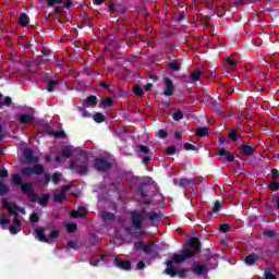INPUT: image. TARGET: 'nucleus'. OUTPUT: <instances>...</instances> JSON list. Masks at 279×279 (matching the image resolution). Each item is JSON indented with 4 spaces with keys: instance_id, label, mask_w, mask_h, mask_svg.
I'll list each match as a JSON object with an SVG mask.
<instances>
[{
    "instance_id": "nucleus-18",
    "label": "nucleus",
    "mask_w": 279,
    "mask_h": 279,
    "mask_svg": "<svg viewBox=\"0 0 279 279\" xmlns=\"http://www.w3.org/2000/svg\"><path fill=\"white\" fill-rule=\"evenodd\" d=\"M85 104H86V107L87 108H97V96H88L86 99H85Z\"/></svg>"
},
{
    "instance_id": "nucleus-41",
    "label": "nucleus",
    "mask_w": 279,
    "mask_h": 279,
    "mask_svg": "<svg viewBox=\"0 0 279 279\" xmlns=\"http://www.w3.org/2000/svg\"><path fill=\"white\" fill-rule=\"evenodd\" d=\"M147 219L149 221H156V219H160V214L151 211L150 214H147Z\"/></svg>"
},
{
    "instance_id": "nucleus-56",
    "label": "nucleus",
    "mask_w": 279,
    "mask_h": 279,
    "mask_svg": "<svg viewBox=\"0 0 279 279\" xmlns=\"http://www.w3.org/2000/svg\"><path fill=\"white\" fill-rule=\"evenodd\" d=\"M138 149L142 154H145V156H147V154H149V148L145 145H140Z\"/></svg>"
},
{
    "instance_id": "nucleus-10",
    "label": "nucleus",
    "mask_w": 279,
    "mask_h": 279,
    "mask_svg": "<svg viewBox=\"0 0 279 279\" xmlns=\"http://www.w3.org/2000/svg\"><path fill=\"white\" fill-rule=\"evenodd\" d=\"M186 250H192L194 256L202 252V241L199 238H191L189 240V247Z\"/></svg>"
},
{
    "instance_id": "nucleus-27",
    "label": "nucleus",
    "mask_w": 279,
    "mask_h": 279,
    "mask_svg": "<svg viewBox=\"0 0 279 279\" xmlns=\"http://www.w3.org/2000/svg\"><path fill=\"white\" fill-rule=\"evenodd\" d=\"M201 77H202V70L199 69L190 73V80H192V82H199Z\"/></svg>"
},
{
    "instance_id": "nucleus-58",
    "label": "nucleus",
    "mask_w": 279,
    "mask_h": 279,
    "mask_svg": "<svg viewBox=\"0 0 279 279\" xmlns=\"http://www.w3.org/2000/svg\"><path fill=\"white\" fill-rule=\"evenodd\" d=\"M98 84L101 88H105V90H110V84L106 83L105 81H99Z\"/></svg>"
},
{
    "instance_id": "nucleus-44",
    "label": "nucleus",
    "mask_w": 279,
    "mask_h": 279,
    "mask_svg": "<svg viewBox=\"0 0 279 279\" xmlns=\"http://www.w3.org/2000/svg\"><path fill=\"white\" fill-rule=\"evenodd\" d=\"M29 221H32V223H38L40 221V216H38L37 213H33L29 216Z\"/></svg>"
},
{
    "instance_id": "nucleus-59",
    "label": "nucleus",
    "mask_w": 279,
    "mask_h": 279,
    "mask_svg": "<svg viewBox=\"0 0 279 279\" xmlns=\"http://www.w3.org/2000/svg\"><path fill=\"white\" fill-rule=\"evenodd\" d=\"M60 236V231L58 230H52L49 234V239H58Z\"/></svg>"
},
{
    "instance_id": "nucleus-38",
    "label": "nucleus",
    "mask_w": 279,
    "mask_h": 279,
    "mask_svg": "<svg viewBox=\"0 0 279 279\" xmlns=\"http://www.w3.org/2000/svg\"><path fill=\"white\" fill-rule=\"evenodd\" d=\"M70 217H72V219H84V214L80 213L78 210L73 209L70 213Z\"/></svg>"
},
{
    "instance_id": "nucleus-2",
    "label": "nucleus",
    "mask_w": 279,
    "mask_h": 279,
    "mask_svg": "<svg viewBox=\"0 0 279 279\" xmlns=\"http://www.w3.org/2000/svg\"><path fill=\"white\" fill-rule=\"evenodd\" d=\"M138 193L142 197H156V184L153 178H146L140 183Z\"/></svg>"
},
{
    "instance_id": "nucleus-53",
    "label": "nucleus",
    "mask_w": 279,
    "mask_h": 279,
    "mask_svg": "<svg viewBox=\"0 0 279 279\" xmlns=\"http://www.w3.org/2000/svg\"><path fill=\"white\" fill-rule=\"evenodd\" d=\"M220 232H222L223 234L228 233V230H230V225L228 223H222L220 225Z\"/></svg>"
},
{
    "instance_id": "nucleus-55",
    "label": "nucleus",
    "mask_w": 279,
    "mask_h": 279,
    "mask_svg": "<svg viewBox=\"0 0 279 279\" xmlns=\"http://www.w3.org/2000/svg\"><path fill=\"white\" fill-rule=\"evenodd\" d=\"M225 158L228 162H234V155H232V153L227 151V154L225 155Z\"/></svg>"
},
{
    "instance_id": "nucleus-54",
    "label": "nucleus",
    "mask_w": 279,
    "mask_h": 279,
    "mask_svg": "<svg viewBox=\"0 0 279 279\" xmlns=\"http://www.w3.org/2000/svg\"><path fill=\"white\" fill-rule=\"evenodd\" d=\"M9 177H10V172L8 171V169L3 168L0 170V179H4Z\"/></svg>"
},
{
    "instance_id": "nucleus-46",
    "label": "nucleus",
    "mask_w": 279,
    "mask_h": 279,
    "mask_svg": "<svg viewBox=\"0 0 279 279\" xmlns=\"http://www.w3.org/2000/svg\"><path fill=\"white\" fill-rule=\"evenodd\" d=\"M268 189L270 190V191H274V192H276V191H279V182H278V180L276 181H272L269 185H268Z\"/></svg>"
},
{
    "instance_id": "nucleus-57",
    "label": "nucleus",
    "mask_w": 279,
    "mask_h": 279,
    "mask_svg": "<svg viewBox=\"0 0 279 279\" xmlns=\"http://www.w3.org/2000/svg\"><path fill=\"white\" fill-rule=\"evenodd\" d=\"M9 231H10L11 234H19V232H20L21 230H19V228H16V226L11 225V226L9 227Z\"/></svg>"
},
{
    "instance_id": "nucleus-28",
    "label": "nucleus",
    "mask_w": 279,
    "mask_h": 279,
    "mask_svg": "<svg viewBox=\"0 0 279 279\" xmlns=\"http://www.w3.org/2000/svg\"><path fill=\"white\" fill-rule=\"evenodd\" d=\"M223 208L221 201H216L213 206V211H209L208 215L213 216L214 213H219Z\"/></svg>"
},
{
    "instance_id": "nucleus-14",
    "label": "nucleus",
    "mask_w": 279,
    "mask_h": 279,
    "mask_svg": "<svg viewBox=\"0 0 279 279\" xmlns=\"http://www.w3.org/2000/svg\"><path fill=\"white\" fill-rule=\"evenodd\" d=\"M116 267H119V269H123L124 271H130L132 269V262L129 259H114Z\"/></svg>"
},
{
    "instance_id": "nucleus-52",
    "label": "nucleus",
    "mask_w": 279,
    "mask_h": 279,
    "mask_svg": "<svg viewBox=\"0 0 279 279\" xmlns=\"http://www.w3.org/2000/svg\"><path fill=\"white\" fill-rule=\"evenodd\" d=\"M189 184H191V180L189 179H181L179 181V186H181L182 189H184L185 186H189Z\"/></svg>"
},
{
    "instance_id": "nucleus-22",
    "label": "nucleus",
    "mask_w": 279,
    "mask_h": 279,
    "mask_svg": "<svg viewBox=\"0 0 279 279\" xmlns=\"http://www.w3.org/2000/svg\"><path fill=\"white\" fill-rule=\"evenodd\" d=\"M19 121L21 125H27V123L34 122V116L21 114Z\"/></svg>"
},
{
    "instance_id": "nucleus-62",
    "label": "nucleus",
    "mask_w": 279,
    "mask_h": 279,
    "mask_svg": "<svg viewBox=\"0 0 279 279\" xmlns=\"http://www.w3.org/2000/svg\"><path fill=\"white\" fill-rule=\"evenodd\" d=\"M161 110H167V108H169L171 106V101L166 100V101H161Z\"/></svg>"
},
{
    "instance_id": "nucleus-16",
    "label": "nucleus",
    "mask_w": 279,
    "mask_h": 279,
    "mask_svg": "<svg viewBox=\"0 0 279 279\" xmlns=\"http://www.w3.org/2000/svg\"><path fill=\"white\" fill-rule=\"evenodd\" d=\"M58 86H60V81L49 80L47 82L46 90H48V93H54V90H56V88H58Z\"/></svg>"
},
{
    "instance_id": "nucleus-9",
    "label": "nucleus",
    "mask_w": 279,
    "mask_h": 279,
    "mask_svg": "<svg viewBox=\"0 0 279 279\" xmlns=\"http://www.w3.org/2000/svg\"><path fill=\"white\" fill-rule=\"evenodd\" d=\"M134 247L138 252H144L145 254H154V247H156V244L154 243L145 244V242L138 241L134 243Z\"/></svg>"
},
{
    "instance_id": "nucleus-37",
    "label": "nucleus",
    "mask_w": 279,
    "mask_h": 279,
    "mask_svg": "<svg viewBox=\"0 0 279 279\" xmlns=\"http://www.w3.org/2000/svg\"><path fill=\"white\" fill-rule=\"evenodd\" d=\"M172 119L173 121H182V119H184V112H182V110H178L172 114Z\"/></svg>"
},
{
    "instance_id": "nucleus-48",
    "label": "nucleus",
    "mask_w": 279,
    "mask_h": 279,
    "mask_svg": "<svg viewBox=\"0 0 279 279\" xmlns=\"http://www.w3.org/2000/svg\"><path fill=\"white\" fill-rule=\"evenodd\" d=\"M61 180H62V174H60V173H53L52 174V182L54 184H60Z\"/></svg>"
},
{
    "instance_id": "nucleus-29",
    "label": "nucleus",
    "mask_w": 279,
    "mask_h": 279,
    "mask_svg": "<svg viewBox=\"0 0 279 279\" xmlns=\"http://www.w3.org/2000/svg\"><path fill=\"white\" fill-rule=\"evenodd\" d=\"M93 119L96 123H104L106 121V116L101 112H96L94 113Z\"/></svg>"
},
{
    "instance_id": "nucleus-20",
    "label": "nucleus",
    "mask_w": 279,
    "mask_h": 279,
    "mask_svg": "<svg viewBox=\"0 0 279 279\" xmlns=\"http://www.w3.org/2000/svg\"><path fill=\"white\" fill-rule=\"evenodd\" d=\"M114 106V100L111 97L105 98L99 102V108H112Z\"/></svg>"
},
{
    "instance_id": "nucleus-60",
    "label": "nucleus",
    "mask_w": 279,
    "mask_h": 279,
    "mask_svg": "<svg viewBox=\"0 0 279 279\" xmlns=\"http://www.w3.org/2000/svg\"><path fill=\"white\" fill-rule=\"evenodd\" d=\"M63 8H66V10H71V8H73V1L72 0H66L64 2V0H63Z\"/></svg>"
},
{
    "instance_id": "nucleus-24",
    "label": "nucleus",
    "mask_w": 279,
    "mask_h": 279,
    "mask_svg": "<svg viewBox=\"0 0 279 279\" xmlns=\"http://www.w3.org/2000/svg\"><path fill=\"white\" fill-rule=\"evenodd\" d=\"M73 151H74L73 146H65V147H63V149H62L63 158H65V159L71 158L73 156Z\"/></svg>"
},
{
    "instance_id": "nucleus-42",
    "label": "nucleus",
    "mask_w": 279,
    "mask_h": 279,
    "mask_svg": "<svg viewBox=\"0 0 279 279\" xmlns=\"http://www.w3.org/2000/svg\"><path fill=\"white\" fill-rule=\"evenodd\" d=\"M22 175H34V171L32 170V167H24L21 169Z\"/></svg>"
},
{
    "instance_id": "nucleus-17",
    "label": "nucleus",
    "mask_w": 279,
    "mask_h": 279,
    "mask_svg": "<svg viewBox=\"0 0 279 279\" xmlns=\"http://www.w3.org/2000/svg\"><path fill=\"white\" fill-rule=\"evenodd\" d=\"M36 234H37L38 241H40L41 243H49V238H47V234L45 233V229L43 228L37 229Z\"/></svg>"
},
{
    "instance_id": "nucleus-36",
    "label": "nucleus",
    "mask_w": 279,
    "mask_h": 279,
    "mask_svg": "<svg viewBox=\"0 0 279 279\" xmlns=\"http://www.w3.org/2000/svg\"><path fill=\"white\" fill-rule=\"evenodd\" d=\"M167 69L170 71H180V63L179 62H168Z\"/></svg>"
},
{
    "instance_id": "nucleus-25",
    "label": "nucleus",
    "mask_w": 279,
    "mask_h": 279,
    "mask_svg": "<svg viewBox=\"0 0 279 279\" xmlns=\"http://www.w3.org/2000/svg\"><path fill=\"white\" fill-rule=\"evenodd\" d=\"M33 175H43L45 173V167L40 163L35 165L33 168Z\"/></svg>"
},
{
    "instance_id": "nucleus-51",
    "label": "nucleus",
    "mask_w": 279,
    "mask_h": 279,
    "mask_svg": "<svg viewBox=\"0 0 279 279\" xmlns=\"http://www.w3.org/2000/svg\"><path fill=\"white\" fill-rule=\"evenodd\" d=\"M184 11H179L175 16L177 23H182V21H184Z\"/></svg>"
},
{
    "instance_id": "nucleus-43",
    "label": "nucleus",
    "mask_w": 279,
    "mask_h": 279,
    "mask_svg": "<svg viewBox=\"0 0 279 279\" xmlns=\"http://www.w3.org/2000/svg\"><path fill=\"white\" fill-rule=\"evenodd\" d=\"M41 53H43V56L52 58V60L56 59V54H53V51L50 50V49L44 48V49L41 50Z\"/></svg>"
},
{
    "instance_id": "nucleus-4",
    "label": "nucleus",
    "mask_w": 279,
    "mask_h": 279,
    "mask_svg": "<svg viewBox=\"0 0 279 279\" xmlns=\"http://www.w3.org/2000/svg\"><path fill=\"white\" fill-rule=\"evenodd\" d=\"M186 269L184 268H175L173 266V262H166V269L163 270V274H167V276H170V278H186Z\"/></svg>"
},
{
    "instance_id": "nucleus-7",
    "label": "nucleus",
    "mask_w": 279,
    "mask_h": 279,
    "mask_svg": "<svg viewBox=\"0 0 279 279\" xmlns=\"http://www.w3.org/2000/svg\"><path fill=\"white\" fill-rule=\"evenodd\" d=\"M69 169L75 171L78 175H86L88 173V158L85 157L81 165L71 162Z\"/></svg>"
},
{
    "instance_id": "nucleus-31",
    "label": "nucleus",
    "mask_w": 279,
    "mask_h": 279,
    "mask_svg": "<svg viewBox=\"0 0 279 279\" xmlns=\"http://www.w3.org/2000/svg\"><path fill=\"white\" fill-rule=\"evenodd\" d=\"M27 162H36V160H38L37 157H34V151L32 150H27L25 154H24Z\"/></svg>"
},
{
    "instance_id": "nucleus-34",
    "label": "nucleus",
    "mask_w": 279,
    "mask_h": 279,
    "mask_svg": "<svg viewBox=\"0 0 279 279\" xmlns=\"http://www.w3.org/2000/svg\"><path fill=\"white\" fill-rule=\"evenodd\" d=\"M8 193H10V186L3 182H0V195H8Z\"/></svg>"
},
{
    "instance_id": "nucleus-49",
    "label": "nucleus",
    "mask_w": 279,
    "mask_h": 279,
    "mask_svg": "<svg viewBox=\"0 0 279 279\" xmlns=\"http://www.w3.org/2000/svg\"><path fill=\"white\" fill-rule=\"evenodd\" d=\"M2 106H5L7 108H10L12 106V98L7 96L4 97L3 101L1 102Z\"/></svg>"
},
{
    "instance_id": "nucleus-30",
    "label": "nucleus",
    "mask_w": 279,
    "mask_h": 279,
    "mask_svg": "<svg viewBox=\"0 0 279 279\" xmlns=\"http://www.w3.org/2000/svg\"><path fill=\"white\" fill-rule=\"evenodd\" d=\"M229 138L236 143L241 138V135L236 132V130L232 129L229 131Z\"/></svg>"
},
{
    "instance_id": "nucleus-61",
    "label": "nucleus",
    "mask_w": 279,
    "mask_h": 279,
    "mask_svg": "<svg viewBox=\"0 0 279 279\" xmlns=\"http://www.w3.org/2000/svg\"><path fill=\"white\" fill-rule=\"evenodd\" d=\"M81 73H85L89 76V75H93L95 71L92 68H84Z\"/></svg>"
},
{
    "instance_id": "nucleus-6",
    "label": "nucleus",
    "mask_w": 279,
    "mask_h": 279,
    "mask_svg": "<svg viewBox=\"0 0 279 279\" xmlns=\"http://www.w3.org/2000/svg\"><path fill=\"white\" fill-rule=\"evenodd\" d=\"M94 169L99 173H106L112 169V162L102 157H96L94 161Z\"/></svg>"
},
{
    "instance_id": "nucleus-40",
    "label": "nucleus",
    "mask_w": 279,
    "mask_h": 279,
    "mask_svg": "<svg viewBox=\"0 0 279 279\" xmlns=\"http://www.w3.org/2000/svg\"><path fill=\"white\" fill-rule=\"evenodd\" d=\"M133 93L134 95H136V97H141L142 95H144L145 92L143 90V87L135 85L133 87Z\"/></svg>"
},
{
    "instance_id": "nucleus-63",
    "label": "nucleus",
    "mask_w": 279,
    "mask_h": 279,
    "mask_svg": "<svg viewBox=\"0 0 279 279\" xmlns=\"http://www.w3.org/2000/svg\"><path fill=\"white\" fill-rule=\"evenodd\" d=\"M271 174H272V181H277L278 177H279V170L278 169H272Z\"/></svg>"
},
{
    "instance_id": "nucleus-35",
    "label": "nucleus",
    "mask_w": 279,
    "mask_h": 279,
    "mask_svg": "<svg viewBox=\"0 0 279 279\" xmlns=\"http://www.w3.org/2000/svg\"><path fill=\"white\" fill-rule=\"evenodd\" d=\"M48 8H53L54 5H62L64 0H46Z\"/></svg>"
},
{
    "instance_id": "nucleus-15",
    "label": "nucleus",
    "mask_w": 279,
    "mask_h": 279,
    "mask_svg": "<svg viewBox=\"0 0 279 279\" xmlns=\"http://www.w3.org/2000/svg\"><path fill=\"white\" fill-rule=\"evenodd\" d=\"M192 271H193V274H195V276H203V274H208V266H206V264L196 265L192 269Z\"/></svg>"
},
{
    "instance_id": "nucleus-23",
    "label": "nucleus",
    "mask_w": 279,
    "mask_h": 279,
    "mask_svg": "<svg viewBox=\"0 0 279 279\" xmlns=\"http://www.w3.org/2000/svg\"><path fill=\"white\" fill-rule=\"evenodd\" d=\"M210 133V129H208V126H199L196 129V136H201V137H205L208 136V134Z\"/></svg>"
},
{
    "instance_id": "nucleus-5",
    "label": "nucleus",
    "mask_w": 279,
    "mask_h": 279,
    "mask_svg": "<svg viewBox=\"0 0 279 279\" xmlns=\"http://www.w3.org/2000/svg\"><path fill=\"white\" fill-rule=\"evenodd\" d=\"M2 206L9 210L10 215L14 216V226H21V219H19V205H16V203L10 204L7 198H2Z\"/></svg>"
},
{
    "instance_id": "nucleus-1",
    "label": "nucleus",
    "mask_w": 279,
    "mask_h": 279,
    "mask_svg": "<svg viewBox=\"0 0 279 279\" xmlns=\"http://www.w3.org/2000/svg\"><path fill=\"white\" fill-rule=\"evenodd\" d=\"M12 182L15 186H21V192L23 195H27L28 202L32 204L38 202L40 206H47L49 204V199H51V195L44 194L41 197L38 194L34 193V185L32 183H23V178L21 174H12Z\"/></svg>"
},
{
    "instance_id": "nucleus-47",
    "label": "nucleus",
    "mask_w": 279,
    "mask_h": 279,
    "mask_svg": "<svg viewBox=\"0 0 279 279\" xmlns=\"http://www.w3.org/2000/svg\"><path fill=\"white\" fill-rule=\"evenodd\" d=\"M175 151H178V149L175 148V146H169L166 149V156H174Z\"/></svg>"
},
{
    "instance_id": "nucleus-3",
    "label": "nucleus",
    "mask_w": 279,
    "mask_h": 279,
    "mask_svg": "<svg viewBox=\"0 0 279 279\" xmlns=\"http://www.w3.org/2000/svg\"><path fill=\"white\" fill-rule=\"evenodd\" d=\"M189 258H195V253H193L192 248H184L181 251V254H173L172 258L167 260V263H175L177 265H182L184 260H189Z\"/></svg>"
},
{
    "instance_id": "nucleus-12",
    "label": "nucleus",
    "mask_w": 279,
    "mask_h": 279,
    "mask_svg": "<svg viewBox=\"0 0 279 279\" xmlns=\"http://www.w3.org/2000/svg\"><path fill=\"white\" fill-rule=\"evenodd\" d=\"M163 84L166 86L163 90V95L166 97H171V95H173V90H175V85L173 84V81L170 77H165Z\"/></svg>"
},
{
    "instance_id": "nucleus-39",
    "label": "nucleus",
    "mask_w": 279,
    "mask_h": 279,
    "mask_svg": "<svg viewBox=\"0 0 279 279\" xmlns=\"http://www.w3.org/2000/svg\"><path fill=\"white\" fill-rule=\"evenodd\" d=\"M263 234L268 239H276L278 236V233H276L274 230H265Z\"/></svg>"
},
{
    "instance_id": "nucleus-13",
    "label": "nucleus",
    "mask_w": 279,
    "mask_h": 279,
    "mask_svg": "<svg viewBox=\"0 0 279 279\" xmlns=\"http://www.w3.org/2000/svg\"><path fill=\"white\" fill-rule=\"evenodd\" d=\"M240 151L241 154H243V156H254L256 154V146L251 145L250 142L242 144V146L240 147Z\"/></svg>"
},
{
    "instance_id": "nucleus-45",
    "label": "nucleus",
    "mask_w": 279,
    "mask_h": 279,
    "mask_svg": "<svg viewBox=\"0 0 279 279\" xmlns=\"http://www.w3.org/2000/svg\"><path fill=\"white\" fill-rule=\"evenodd\" d=\"M183 147L186 151H197V147L191 143H185Z\"/></svg>"
},
{
    "instance_id": "nucleus-8",
    "label": "nucleus",
    "mask_w": 279,
    "mask_h": 279,
    "mask_svg": "<svg viewBox=\"0 0 279 279\" xmlns=\"http://www.w3.org/2000/svg\"><path fill=\"white\" fill-rule=\"evenodd\" d=\"M130 215L131 223L134 230H141L143 228V221H145V216L137 210L131 211Z\"/></svg>"
},
{
    "instance_id": "nucleus-21",
    "label": "nucleus",
    "mask_w": 279,
    "mask_h": 279,
    "mask_svg": "<svg viewBox=\"0 0 279 279\" xmlns=\"http://www.w3.org/2000/svg\"><path fill=\"white\" fill-rule=\"evenodd\" d=\"M65 197L66 194H64V191H60L53 195L52 199L56 202V204H64Z\"/></svg>"
},
{
    "instance_id": "nucleus-32",
    "label": "nucleus",
    "mask_w": 279,
    "mask_h": 279,
    "mask_svg": "<svg viewBox=\"0 0 279 279\" xmlns=\"http://www.w3.org/2000/svg\"><path fill=\"white\" fill-rule=\"evenodd\" d=\"M65 228H66V231L70 233V234H73L74 232H77V225L73 223V222H68L65 225Z\"/></svg>"
},
{
    "instance_id": "nucleus-33",
    "label": "nucleus",
    "mask_w": 279,
    "mask_h": 279,
    "mask_svg": "<svg viewBox=\"0 0 279 279\" xmlns=\"http://www.w3.org/2000/svg\"><path fill=\"white\" fill-rule=\"evenodd\" d=\"M101 217H102V221H112L114 219V214L109 211H104Z\"/></svg>"
},
{
    "instance_id": "nucleus-50",
    "label": "nucleus",
    "mask_w": 279,
    "mask_h": 279,
    "mask_svg": "<svg viewBox=\"0 0 279 279\" xmlns=\"http://www.w3.org/2000/svg\"><path fill=\"white\" fill-rule=\"evenodd\" d=\"M158 136H159V138L165 140V138H167L169 136V133L167 132V130L160 129L158 131Z\"/></svg>"
},
{
    "instance_id": "nucleus-26",
    "label": "nucleus",
    "mask_w": 279,
    "mask_h": 279,
    "mask_svg": "<svg viewBox=\"0 0 279 279\" xmlns=\"http://www.w3.org/2000/svg\"><path fill=\"white\" fill-rule=\"evenodd\" d=\"M47 133L49 134V136H54L56 138H65L66 137V133L64 131H47Z\"/></svg>"
},
{
    "instance_id": "nucleus-19",
    "label": "nucleus",
    "mask_w": 279,
    "mask_h": 279,
    "mask_svg": "<svg viewBox=\"0 0 279 279\" xmlns=\"http://www.w3.org/2000/svg\"><path fill=\"white\" fill-rule=\"evenodd\" d=\"M17 23L22 27H27V25H29V15H27V13H21Z\"/></svg>"
},
{
    "instance_id": "nucleus-11",
    "label": "nucleus",
    "mask_w": 279,
    "mask_h": 279,
    "mask_svg": "<svg viewBox=\"0 0 279 279\" xmlns=\"http://www.w3.org/2000/svg\"><path fill=\"white\" fill-rule=\"evenodd\" d=\"M244 263L248 267H253V266L258 267V265L260 263V255H258L256 253H251L245 256Z\"/></svg>"
},
{
    "instance_id": "nucleus-64",
    "label": "nucleus",
    "mask_w": 279,
    "mask_h": 279,
    "mask_svg": "<svg viewBox=\"0 0 279 279\" xmlns=\"http://www.w3.org/2000/svg\"><path fill=\"white\" fill-rule=\"evenodd\" d=\"M265 279H278V278L272 272H266L265 274Z\"/></svg>"
}]
</instances>
